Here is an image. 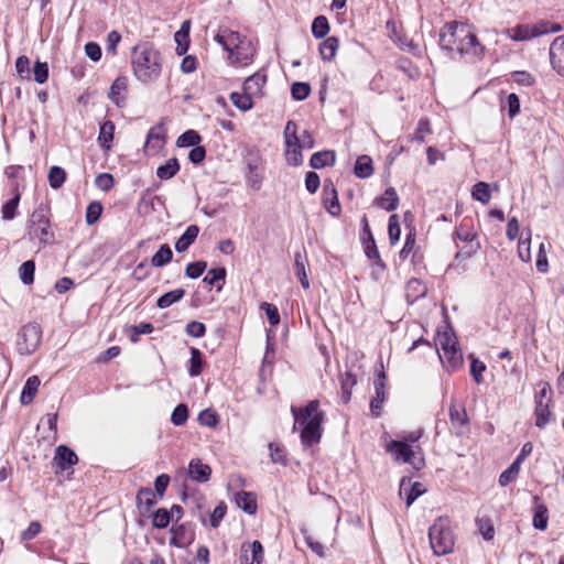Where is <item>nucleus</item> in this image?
Here are the masks:
<instances>
[{
    "instance_id": "1",
    "label": "nucleus",
    "mask_w": 564,
    "mask_h": 564,
    "mask_svg": "<svg viewBox=\"0 0 564 564\" xmlns=\"http://www.w3.org/2000/svg\"><path fill=\"white\" fill-rule=\"evenodd\" d=\"M438 45L449 55L457 52L460 56L480 57L485 51L471 26L457 21L445 23L441 29Z\"/></svg>"
},
{
    "instance_id": "2",
    "label": "nucleus",
    "mask_w": 564,
    "mask_h": 564,
    "mask_svg": "<svg viewBox=\"0 0 564 564\" xmlns=\"http://www.w3.org/2000/svg\"><path fill=\"white\" fill-rule=\"evenodd\" d=\"M291 412L294 417V429L301 427V442L305 447L319 443L322 437V424L324 412L319 411V401L312 400L305 406L292 405Z\"/></svg>"
},
{
    "instance_id": "3",
    "label": "nucleus",
    "mask_w": 564,
    "mask_h": 564,
    "mask_svg": "<svg viewBox=\"0 0 564 564\" xmlns=\"http://www.w3.org/2000/svg\"><path fill=\"white\" fill-rule=\"evenodd\" d=\"M132 67L135 77L142 83L156 79L162 69L160 53L149 43L134 46Z\"/></svg>"
},
{
    "instance_id": "4",
    "label": "nucleus",
    "mask_w": 564,
    "mask_h": 564,
    "mask_svg": "<svg viewBox=\"0 0 564 564\" xmlns=\"http://www.w3.org/2000/svg\"><path fill=\"white\" fill-rule=\"evenodd\" d=\"M430 544L436 556L446 555L454 550V535L447 518L440 517L429 529Z\"/></svg>"
},
{
    "instance_id": "5",
    "label": "nucleus",
    "mask_w": 564,
    "mask_h": 564,
    "mask_svg": "<svg viewBox=\"0 0 564 564\" xmlns=\"http://www.w3.org/2000/svg\"><path fill=\"white\" fill-rule=\"evenodd\" d=\"M48 214V207L41 204L33 210L29 219V236L31 239H37L44 245L53 243L55 239L54 232L51 229Z\"/></svg>"
},
{
    "instance_id": "6",
    "label": "nucleus",
    "mask_w": 564,
    "mask_h": 564,
    "mask_svg": "<svg viewBox=\"0 0 564 564\" xmlns=\"http://www.w3.org/2000/svg\"><path fill=\"white\" fill-rule=\"evenodd\" d=\"M562 30V26L558 23H550L546 21H541L534 25L528 24H519L514 28H510L506 30V35L512 41H528L533 37H538L550 32L556 33Z\"/></svg>"
},
{
    "instance_id": "7",
    "label": "nucleus",
    "mask_w": 564,
    "mask_h": 564,
    "mask_svg": "<svg viewBox=\"0 0 564 564\" xmlns=\"http://www.w3.org/2000/svg\"><path fill=\"white\" fill-rule=\"evenodd\" d=\"M42 328L36 323H29L19 330L17 337V349L20 355H31L40 346Z\"/></svg>"
},
{
    "instance_id": "8",
    "label": "nucleus",
    "mask_w": 564,
    "mask_h": 564,
    "mask_svg": "<svg viewBox=\"0 0 564 564\" xmlns=\"http://www.w3.org/2000/svg\"><path fill=\"white\" fill-rule=\"evenodd\" d=\"M386 449L394 460L410 464L416 470L424 466V458L422 456L415 457V449L406 442L391 441L387 444Z\"/></svg>"
},
{
    "instance_id": "9",
    "label": "nucleus",
    "mask_w": 564,
    "mask_h": 564,
    "mask_svg": "<svg viewBox=\"0 0 564 564\" xmlns=\"http://www.w3.org/2000/svg\"><path fill=\"white\" fill-rule=\"evenodd\" d=\"M386 380L387 376L381 365V370L377 371L373 381L375 397L370 401V411L375 417H379L382 412V405L386 401Z\"/></svg>"
},
{
    "instance_id": "10",
    "label": "nucleus",
    "mask_w": 564,
    "mask_h": 564,
    "mask_svg": "<svg viewBox=\"0 0 564 564\" xmlns=\"http://www.w3.org/2000/svg\"><path fill=\"white\" fill-rule=\"evenodd\" d=\"M264 550L260 541L243 542L240 546V564H262Z\"/></svg>"
},
{
    "instance_id": "11",
    "label": "nucleus",
    "mask_w": 564,
    "mask_h": 564,
    "mask_svg": "<svg viewBox=\"0 0 564 564\" xmlns=\"http://www.w3.org/2000/svg\"><path fill=\"white\" fill-rule=\"evenodd\" d=\"M448 414L451 426L454 430L455 435H464L469 424V417L467 415L465 406L452 402L448 409Z\"/></svg>"
},
{
    "instance_id": "12",
    "label": "nucleus",
    "mask_w": 564,
    "mask_h": 564,
    "mask_svg": "<svg viewBox=\"0 0 564 564\" xmlns=\"http://www.w3.org/2000/svg\"><path fill=\"white\" fill-rule=\"evenodd\" d=\"M552 68L561 76H564V35L553 40L549 51Z\"/></svg>"
},
{
    "instance_id": "13",
    "label": "nucleus",
    "mask_w": 564,
    "mask_h": 564,
    "mask_svg": "<svg viewBox=\"0 0 564 564\" xmlns=\"http://www.w3.org/2000/svg\"><path fill=\"white\" fill-rule=\"evenodd\" d=\"M156 496L149 487H141L137 492V508L141 516H149L151 509L156 505Z\"/></svg>"
},
{
    "instance_id": "14",
    "label": "nucleus",
    "mask_w": 564,
    "mask_h": 564,
    "mask_svg": "<svg viewBox=\"0 0 564 564\" xmlns=\"http://www.w3.org/2000/svg\"><path fill=\"white\" fill-rule=\"evenodd\" d=\"M215 41L220 44L224 50L230 54H234L235 50L239 48V44L241 43V35L236 31L221 29L215 35Z\"/></svg>"
},
{
    "instance_id": "15",
    "label": "nucleus",
    "mask_w": 564,
    "mask_h": 564,
    "mask_svg": "<svg viewBox=\"0 0 564 564\" xmlns=\"http://www.w3.org/2000/svg\"><path fill=\"white\" fill-rule=\"evenodd\" d=\"M53 460L61 470H65L76 465L78 457L76 453L66 445H59L55 449V456Z\"/></svg>"
},
{
    "instance_id": "16",
    "label": "nucleus",
    "mask_w": 564,
    "mask_h": 564,
    "mask_svg": "<svg viewBox=\"0 0 564 564\" xmlns=\"http://www.w3.org/2000/svg\"><path fill=\"white\" fill-rule=\"evenodd\" d=\"M188 475L196 482H207L210 479L212 468L199 458H193L188 464Z\"/></svg>"
},
{
    "instance_id": "17",
    "label": "nucleus",
    "mask_w": 564,
    "mask_h": 564,
    "mask_svg": "<svg viewBox=\"0 0 564 564\" xmlns=\"http://www.w3.org/2000/svg\"><path fill=\"white\" fill-rule=\"evenodd\" d=\"M438 357L441 359L443 367L448 372L458 370L463 366V362H464L463 354H462L459 347L454 348L452 350H447L445 352L438 351Z\"/></svg>"
},
{
    "instance_id": "18",
    "label": "nucleus",
    "mask_w": 564,
    "mask_h": 564,
    "mask_svg": "<svg viewBox=\"0 0 564 564\" xmlns=\"http://www.w3.org/2000/svg\"><path fill=\"white\" fill-rule=\"evenodd\" d=\"M234 500L239 509L243 512L252 516L256 514L258 505L257 497L253 492L250 491H238L234 496Z\"/></svg>"
},
{
    "instance_id": "19",
    "label": "nucleus",
    "mask_w": 564,
    "mask_h": 564,
    "mask_svg": "<svg viewBox=\"0 0 564 564\" xmlns=\"http://www.w3.org/2000/svg\"><path fill=\"white\" fill-rule=\"evenodd\" d=\"M425 489L423 485L419 481L411 482L410 479L403 478L400 484V495H405V503L406 506H411L423 492Z\"/></svg>"
},
{
    "instance_id": "20",
    "label": "nucleus",
    "mask_w": 564,
    "mask_h": 564,
    "mask_svg": "<svg viewBox=\"0 0 564 564\" xmlns=\"http://www.w3.org/2000/svg\"><path fill=\"white\" fill-rule=\"evenodd\" d=\"M267 83V76L261 73H256L249 76L242 86V90L248 93L252 98L262 95V88Z\"/></svg>"
},
{
    "instance_id": "21",
    "label": "nucleus",
    "mask_w": 564,
    "mask_h": 564,
    "mask_svg": "<svg viewBox=\"0 0 564 564\" xmlns=\"http://www.w3.org/2000/svg\"><path fill=\"white\" fill-rule=\"evenodd\" d=\"M164 142L165 128L163 121H161L149 130L147 134L145 148H152L154 151H158L163 147Z\"/></svg>"
},
{
    "instance_id": "22",
    "label": "nucleus",
    "mask_w": 564,
    "mask_h": 564,
    "mask_svg": "<svg viewBox=\"0 0 564 564\" xmlns=\"http://www.w3.org/2000/svg\"><path fill=\"white\" fill-rule=\"evenodd\" d=\"M127 87L128 79L123 76L117 77L111 84L108 97L116 106L122 107L126 104L122 93L127 90Z\"/></svg>"
},
{
    "instance_id": "23",
    "label": "nucleus",
    "mask_w": 564,
    "mask_h": 564,
    "mask_svg": "<svg viewBox=\"0 0 564 564\" xmlns=\"http://www.w3.org/2000/svg\"><path fill=\"white\" fill-rule=\"evenodd\" d=\"M377 207L387 212L395 210L399 205V196L394 187H388L383 195L377 197L373 202Z\"/></svg>"
},
{
    "instance_id": "24",
    "label": "nucleus",
    "mask_w": 564,
    "mask_h": 564,
    "mask_svg": "<svg viewBox=\"0 0 564 564\" xmlns=\"http://www.w3.org/2000/svg\"><path fill=\"white\" fill-rule=\"evenodd\" d=\"M285 143V160L292 166H300L303 164V155H302V147L300 142V138L293 141H288Z\"/></svg>"
},
{
    "instance_id": "25",
    "label": "nucleus",
    "mask_w": 564,
    "mask_h": 564,
    "mask_svg": "<svg viewBox=\"0 0 564 564\" xmlns=\"http://www.w3.org/2000/svg\"><path fill=\"white\" fill-rule=\"evenodd\" d=\"M360 238L362 240V245H364V249H365V253H366L367 258L369 260L373 261V264H376L377 267L384 269L386 264L382 261V259L380 258V254H379V251H378V248H377V245H376L372 234H369V237H360Z\"/></svg>"
},
{
    "instance_id": "26",
    "label": "nucleus",
    "mask_w": 564,
    "mask_h": 564,
    "mask_svg": "<svg viewBox=\"0 0 564 564\" xmlns=\"http://www.w3.org/2000/svg\"><path fill=\"white\" fill-rule=\"evenodd\" d=\"M199 234V228L196 225H191L186 228L184 234L176 240L175 250L177 252L186 251L192 243L196 240Z\"/></svg>"
},
{
    "instance_id": "27",
    "label": "nucleus",
    "mask_w": 564,
    "mask_h": 564,
    "mask_svg": "<svg viewBox=\"0 0 564 564\" xmlns=\"http://www.w3.org/2000/svg\"><path fill=\"white\" fill-rule=\"evenodd\" d=\"M40 383L41 381L37 376H31L28 378L20 395V402L23 405H28L33 401L37 393Z\"/></svg>"
},
{
    "instance_id": "28",
    "label": "nucleus",
    "mask_w": 564,
    "mask_h": 564,
    "mask_svg": "<svg viewBox=\"0 0 564 564\" xmlns=\"http://www.w3.org/2000/svg\"><path fill=\"white\" fill-rule=\"evenodd\" d=\"M115 123L106 120L99 127L98 143L104 150H109L113 140Z\"/></svg>"
},
{
    "instance_id": "29",
    "label": "nucleus",
    "mask_w": 564,
    "mask_h": 564,
    "mask_svg": "<svg viewBox=\"0 0 564 564\" xmlns=\"http://www.w3.org/2000/svg\"><path fill=\"white\" fill-rule=\"evenodd\" d=\"M306 264L307 258L306 254H302L301 252H296L294 256V267L296 276L303 286V289L307 290L310 288V281L306 273Z\"/></svg>"
},
{
    "instance_id": "30",
    "label": "nucleus",
    "mask_w": 564,
    "mask_h": 564,
    "mask_svg": "<svg viewBox=\"0 0 564 564\" xmlns=\"http://www.w3.org/2000/svg\"><path fill=\"white\" fill-rule=\"evenodd\" d=\"M336 156L333 151H319L311 156L310 165L313 169H323L335 164Z\"/></svg>"
},
{
    "instance_id": "31",
    "label": "nucleus",
    "mask_w": 564,
    "mask_h": 564,
    "mask_svg": "<svg viewBox=\"0 0 564 564\" xmlns=\"http://www.w3.org/2000/svg\"><path fill=\"white\" fill-rule=\"evenodd\" d=\"M340 388H341V399L344 403H348L351 398L352 388L357 383L356 375H354L350 370H346L344 375L340 376Z\"/></svg>"
},
{
    "instance_id": "32",
    "label": "nucleus",
    "mask_w": 564,
    "mask_h": 564,
    "mask_svg": "<svg viewBox=\"0 0 564 564\" xmlns=\"http://www.w3.org/2000/svg\"><path fill=\"white\" fill-rule=\"evenodd\" d=\"M355 175L359 178H368L373 174L372 160L368 155H360L354 169Z\"/></svg>"
},
{
    "instance_id": "33",
    "label": "nucleus",
    "mask_w": 564,
    "mask_h": 564,
    "mask_svg": "<svg viewBox=\"0 0 564 564\" xmlns=\"http://www.w3.org/2000/svg\"><path fill=\"white\" fill-rule=\"evenodd\" d=\"M185 295L184 289H175L161 295L156 301V306L161 310L167 308L174 303L181 301Z\"/></svg>"
},
{
    "instance_id": "34",
    "label": "nucleus",
    "mask_w": 564,
    "mask_h": 564,
    "mask_svg": "<svg viewBox=\"0 0 564 564\" xmlns=\"http://www.w3.org/2000/svg\"><path fill=\"white\" fill-rule=\"evenodd\" d=\"M549 402H550V399L547 400L546 403H544L542 400L535 401V410H534L535 425L539 429H544L550 421L551 412L549 410Z\"/></svg>"
},
{
    "instance_id": "35",
    "label": "nucleus",
    "mask_w": 564,
    "mask_h": 564,
    "mask_svg": "<svg viewBox=\"0 0 564 564\" xmlns=\"http://www.w3.org/2000/svg\"><path fill=\"white\" fill-rule=\"evenodd\" d=\"M180 171V163L176 158L169 159L163 165L156 169V175L160 180H170Z\"/></svg>"
},
{
    "instance_id": "36",
    "label": "nucleus",
    "mask_w": 564,
    "mask_h": 564,
    "mask_svg": "<svg viewBox=\"0 0 564 564\" xmlns=\"http://www.w3.org/2000/svg\"><path fill=\"white\" fill-rule=\"evenodd\" d=\"M339 42L335 36H329L324 40L319 45V53L324 61L330 62L338 50Z\"/></svg>"
},
{
    "instance_id": "37",
    "label": "nucleus",
    "mask_w": 564,
    "mask_h": 564,
    "mask_svg": "<svg viewBox=\"0 0 564 564\" xmlns=\"http://www.w3.org/2000/svg\"><path fill=\"white\" fill-rule=\"evenodd\" d=\"M204 355L203 352L195 347L191 348V359H189V367H188V375L191 377H197L203 371L204 366Z\"/></svg>"
},
{
    "instance_id": "38",
    "label": "nucleus",
    "mask_w": 564,
    "mask_h": 564,
    "mask_svg": "<svg viewBox=\"0 0 564 564\" xmlns=\"http://www.w3.org/2000/svg\"><path fill=\"white\" fill-rule=\"evenodd\" d=\"M173 252L167 243L162 245L159 250L153 254L151 264L156 268H161L171 262Z\"/></svg>"
},
{
    "instance_id": "39",
    "label": "nucleus",
    "mask_w": 564,
    "mask_h": 564,
    "mask_svg": "<svg viewBox=\"0 0 564 564\" xmlns=\"http://www.w3.org/2000/svg\"><path fill=\"white\" fill-rule=\"evenodd\" d=\"M436 345L441 349L440 352H445L447 350H452L454 348H457L458 347V341H457V338H456V336L454 335V333L452 330H446V332L437 334V344Z\"/></svg>"
},
{
    "instance_id": "40",
    "label": "nucleus",
    "mask_w": 564,
    "mask_h": 564,
    "mask_svg": "<svg viewBox=\"0 0 564 564\" xmlns=\"http://www.w3.org/2000/svg\"><path fill=\"white\" fill-rule=\"evenodd\" d=\"M230 100L235 107L242 111L250 110L253 107L252 97L245 90L242 93H231Z\"/></svg>"
},
{
    "instance_id": "41",
    "label": "nucleus",
    "mask_w": 564,
    "mask_h": 564,
    "mask_svg": "<svg viewBox=\"0 0 564 564\" xmlns=\"http://www.w3.org/2000/svg\"><path fill=\"white\" fill-rule=\"evenodd\" d=\"M547 508L543 503H539L534 508L533 527L536 530L544 531L547 528Z\"/></svg>"
},
{
    "instance_id": "42",
    "label": "nucleus",
    "mask_w": 564,
    "mask_h": 564,
    "mask_svg": "<svg viewBox=\"0 0 564 564\" xmlns=\"http://www.w3.org/2000/svg\"><path fill=\"white\" fill-rule=\"evenodd\" d=\"M48 183L53 189H58L66 181V172L61 166H52L48 171Z\"/></svg>"
},
{
    "instance_id": "43",
    "label": "nucleus",
    "mask_w": 564,
    "mask_h": 564,
    "mask_svg": "<svg viewBox=\"0 0 564 564\" xmlns=\"http://www.w3.org/2000/svg\"><path fill=\"white\" fill-rule=\"evenodd\" d=\"M151 516L152 525L156 529H165L172 521V513L165 508H159Z\"/></svg>"
},
{
    "instance_id": "44",
    "label": "nucleus",
    "mask_w": 564,
    "mask_h": 564,
    "mask_svg": "<svg viewBox=\"0 0 564 564\" xmlns=\"http://www.w3.org/2000/svg\"><path fill=\"white\" fill-rule=\"evenodd\" d=\"M471 196L475 200H478L482 204L489 203L491 198L489 185L485 182L476 183L473 186Z\"/></svg>"
},
{
    "instance_id": "45",
    "label": "nucleus",
    "mask_w": 564,
    "mask_h": 564,
    "mask_svg": "<svg viewBox=\"0 0 564 564\" xmlns=\"http://www.w3.org/2000/svg\"><path fill=\"white\" fill-rule=\"evenodd\" d=\"M200 140L202 138L199 133L191 129L185 131L177 138L176 145L180 148L195 147L199 144Z\"/></svg>"
},
{
    "instance_id": "46",
    "label": "nucleus",
    "mask_w": 564,
    "mask_h": 564,
    "mask_svg": "<svg viewBox=\"0 0 564 564\" xmlns=\"http://www.w3.org/2000/svg\"><path fill=\"white\" fill-rule=\"evenodd\" d=\"M329 32V23L326 17L318 15L313 20L312 34L316 39H323Z\"/></svg>"
},
{
    "instance_id": "47",
    "label": "nucleus",
    "mask_w": 564,
    "mask_h": 564,
    "mask_svg": "<svg viewBox=\"0 0 564 564\" xmlns=\"http://www.w3.org/2000/svg\"><path fill=\"white\" fill-rule=\"evenodd\" d=\"M520 463L514 460L506 470L499 476L500 486L505 487L516 480L520 471Z\"/></svg>"
},
{
    "instance_id": "48",
    "label": "nucleus",
    "mask_w": 564,
    "mask_h": 564,
    "mask_svg": "<svg viewBox=\"0 0 564 564\" xmlns=\"http://www.w3.org/2000/svg\"><path fill=\"white\" fill-rule=\"evenodd\" d=\"M35 263L33 260L23 262L19 269L20 279L23 284L30 285L34 281Z\"/></svg>"
},
{
    "instance_id": "49",
    "label": "nucleus",
    "mask_w": 564,
    "mask_h": 564,
    "mask_svg": "<svg viewBox=\"0 0 564 564\" xmlns=\"http://www.w3.org/2000/svg\"><path fill=\"white\" fill-rule=\"evenodd\" d=\"M476 524L479 530V533L486 541H491L494 539L495 528L492 521L489 518L484 517L476 519Z\"/></svg>"
},
{
    "instance_id": "50",
    "label": "nucleus",
    "mask_w": 564,
    "mask_h": 564,
    "mask_svg": "<svg viewBox=\"0 0 564 564\" xmlns=\"http://www.w3.org/2000/svg\"><path fill=\"white\" fill-rule=\"evenodd\" d=\"M154 326L151 323H140L138 325H131L128 328L129 337L132 343H138L139 337L142 334H151Z\"/></svg>"
},
{
    "instance_id": "51",
    "label": "nucleus",
    "mask_w": 564,
    "mask_h": 564,
    "mask_svg": "<svg viewBox=\"0 0 564 564\" xmlns=\"http://www.w3.org/2000/svg\"><path fill=\"white\" fill-rule=\"evenodd\" d=\"M324 205L326 210L332 216H339L341 212V207L338 200V195L335 185H332V196L325 197Z\"/></svg>"
},
{
    "instance_id": "52",
    "label": "nucleus",
    "mask_w": 564,
    "mask_h": 564,
    "mask_svg": "<svg viewBox=\"0 0 564 564\" xmlns=\"http://www.w3.org/2000/svg\"><path fill=\"white\" fill-rule=\"evenodd\" d=\"M188 419V408L184 403L177 404L171 415V421L175 426H182Z\"/></svg>"
},
{
    "instance_id": "53",
    "label": "nucleus",
    "mask_w": 564,
    "mask_h": 564,
    "mask_svg": "<svg viewBox=\"0 0 564 564\" xmlns=\"http://www.w3.org/2000/svg\"><path fill=\"white\" fill-rule=\"evenodd\" d=\"M311 86L308 83L295 82L291 86V95L295 100H304L310 96Z\"/></svg>"
},
{
    "instance_id": "54",
    "label": "nucleus",
    "mask_w": 564,
    "mask_h": 564,
    "mask_svg": "<svg viewBox=\"0 0 564 564\" xmlns=\"http://www.w3.org/2000/svg\"><path fill=\"white\" fill-rule=\"evenodd\" d=\"M197 421L203 426L215 427L219 423L218 415L212 409L203 410L197 417Z\"/></svg>"
},
{
    "instance_id": "55",
    "label": "nucleus",
    "mask_w": 564,
    "mask_h": 564,
    "mask_svg": "<svg viewBox=\"0 0 564 564\" xmlns=\"http://www.w3.org/2000/svg\"><path fill=\"white\" fill-rule=\"evenodd\" d=\"M20 195H15L13 198L6 202L2 206L1 213L4 220H12L15 217V213L19 206Z\"/></svg>"
},
{
    "instance_id": "56",
    "label": "nucleus",
    "mask_w": 564,
    "mask_h": 564,
    "mask_svg": "<svg viewBox=\"0 0 564 564\" xmlns=\"http://www.w3.org/2000/svg\"><path fill=\"white\" fill-rule=\"evenodd\" d=\"M388 234L390 243L395 245L399 241L401 235L398 215L395 214L391 215L389 218Z\"/></svg>"
},
{
    "instance_id": "57",
    "label": "nucleus",
    "mask_w": 564,
    "mask_h": 564,
    "mask_svg": "<svg viewBox=\"0 0 564 564\" xmlns=\"http://www.w3.org/2000/svg\"><path fill=\"white\" fill-rule=\"evenodd\" d=\"M206 268L207 262L203 260L188 263L185 268V275L189 279H197L204 273Z\"/></svg>"
},
{
    "instance_id": "58",
    "label": "nucleus",
    "mask_w": 564,
    "mask_h": 564,
    "mask_svg": "<svg viewBox=\"0 0 564 564\" xmlns=\"http://www.w3.org/2000/svg\"><path fill=\"white\" fill-rule=\"evenodd\" d=\"M486 370V365L478 358L471 357L470 362V376L476 383L480 384L484 381L482 373Z\"/></svg>"
},
{
    "instance_id": "59",
    "label": "nucleus",
    "mask_w": 564,
    "mask_h": 564,
    "mask_svg": "<svg viewBox=\"0 0 564 564\" xmlns=\"http://www.w3.org/2000/svg\"><path fill=\"white\" fill-rule=\"evenodd\" d=\"M271 460L275 464L286 465L285 449L276 443L269 444Z\"/></svg>"
},
{
    "instance_id": "60",
    "label": "nucleus",
    "mask_w": 564,
    "mask_h": 564,
    "mask_svg": "<svg viewBox=\"0 0 564 564\" xmlns=\"http://www.w3.org/2000/svg\"><path fill=\"white\" fill-rule=\"evenodd\" d=\"M431 132L430 122L427 119H420L415 132L411 137L412 141H416L419 143L425 142V134Z\"/></svg>"
},
{
    "instance_id": "61",
    "label": "nucleus",
    "mask_w": 564,
    "mask_h": 564,
    "mask_svg": "<svg viewBox=\"0 0 564 564\" xmlns=\"http://www.w3.org/2000/svg\"><path fill=\"white\" fill-rule=\"evenodd\" d=\"M227 512V506L225 502H220L210 513L209 516V524L212 528L216 529L219 527L220 522L225 518Z\"/></svg>"
},
{
    "instance_id": "62",
    "label": "nucleus",
    "mask_w": 564,
    "mask_h": 564,
    "mask_svg": "<svg viewBox=\"0 0 564 564\" xmlns=\"http://www.w3.org/2000/svg\"><path fill=\"white\" fill-rule=\"evenodd\" d=\"M102 213V205L99 202H91L86 209V223L95 224Z\"/></svg>"
},
{
    "instance_id": "63",
    "label": "nucleus",
    "mask_w": 564,
    "mask_h": 564,
    "mask_svg": "<svg viewBox=\"0 0 564 564\" xmlns=\"http://www.w3.org/2000/svg\"><path fill=\"white\" fill-rule=\"evenodd\" d=\"M34 80L44 84L48 78V65L45 62H35L33 67Z\"/></svg>"
},
{
    "instance_id": "64",
    "label": "nucleus",
    "mask_w": 564,
    "mask_h": 564,
    "mask_svg": "<svg viewBox=\"0 0 564 564\" xmlns=\"http://www.w3.org/2000/svg\"><path fill=\"white\" fill-rule=\"evenodd\" d=\"M260 308L264 311L268 321L272 326H275L280 323V314L275 305L263 302Z\"/></svg>"
}]
</instances>
